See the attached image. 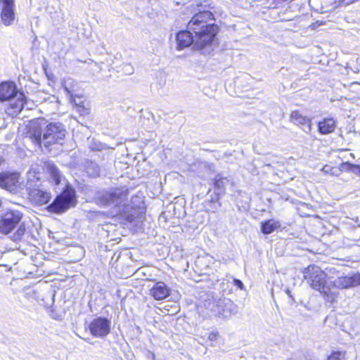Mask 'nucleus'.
I'll return each instance as SVG.
<instances>
[{"label": "nucleus", "mask_w": 360, "mask_h": 360, "mask_svg": "<svg viewBox=\"0 0 360 360\" xmlns=\"http://www.w3.org/2000/svg\"><path fill=\"white\" fill-rule=\"evenodd\" d=\"M214 20L213 13L208 11L194 15L188 22L187 30L176 34L177 49L193 45V49L201 50L211 46L219 30Z\"/></svg>", "instance_id": "1"}, {"label": "nucleus", "mask_w": 360, "mask_h": 360, "mask_svg": "<svg viewBox=\"0 0 360 360\" xmlns=\"http://www.w3.org/2000/svg\"><path fill=\"white\" fill-rule=\"evenodd\" d=\"M29 136L32 141L41 144L43 143L46 148L52 144L60 143L64 139L66 130L64 125L60 122H51L46 125L42 133L41 128L37 122L30 125Z\"/></svg>", "instance_id": "2"}, {"label": "nucleus", "mask_w": 360, "mask_h": 360, "mask_svg": "<svg viewBox=\"0 0 360 360\" xmlns=\"http://www.w3.org/2000/svg\"><path fill=\"white\" fill-rule=\"evenodd\" d=\"M127 195V188H117L105 191L101 196V202L105 205H114L117 209L116 214H124L129 221H132L135 216L132 213L127 214L129 206L126 203Z\"/></svg>", "instance_id": "3"}, {"label": "nucleus", "mask_w": 360, "mask_h": 360, "mask_svg": "<svg viewBox=\"0 0 360 360\" xmlns=\"http://www.w3.org/2000/svg\"><path fill=\"white\" fill-rule=\"evenodd\" d=\"M303 274L304 279L313 289L320 292L328 300L331 298L330 288L326 280L327 274L320 267L309 265L304 269Z\"/></svg>", "instance_id": "4"}, {"label": "nucleus", "mask_w": 360, "mask_h": 360, "mask_svg": "<svg viewBox=\"0 0 360 360\" xmlns=\"http://www.w3.org/2000/svg\"><path fill=\"white\" fill-rule=\"evenodd\" d=\"M17 98V101L11 104L15 112H20L27 104L24 94L18 91L15 84L13 82H4L0 84V101H10Z\"/></svg>", "instance_id": "5"}, {"label": "nucleus", "mask_w": 360, "mask_h": 360, "mask_svg": "<svg viewBox=\"0 0 360 360\" xmlns=\"http://www.w3.org/2000/svg\"><path fill=\"white\" fill-rule=\"evenodd\" d=\"M76 202L75 189L69 184H66L63 192L48 206V210L55 213H62L71 207L75 206Z\"/></svg>", "instance_id": "6"}, {"label": "nucleus", "mask_w": 360, "mask_h": 360, "mask_svg": "<svg viewBox=\"0 0 360 360\" xmlns=\"http://www.w3.org/2000/svg\"><path fill=\"white\" fill-rule=\"evenodd\" d=\"M205 307L214 315L219 317L226 318L237 313L236 304L226 297L208 300L205 302Z\"/></svg>", "instance_id": "7"}, {"label": "nucleus", "mask_w": 360, "mask_h": 360, "mask_svg": "<svg viewBox=\"0 0 360 360\" xmlns=\"http://www.w3.org/2000/svg\"><path fill=\"white\" fill-rule=\"evenodd\" d=\"M111 321L105 317H96L89 324L90 333L99 338H105L110 333Z\"/></svg>", "instance_id": "8"}, {"label": "nucleus", "mask_w": 360, "mask_h": 360, "mask_svg": "<svg viewBox=\"0 0 360 360\" xmlns=\"http://www.w3.org/2000/svg\"><path fill=\"white\" fill-rule=\"evenodd\" d=\"M22 214L18 210H10L4 214L0 219V233L8 234L20 221Z\"/></svg>", "instance_id": "9"}, {"label": "nucleus", "mask_w": 360, "mask_h": 360, "mask_svg": "<svg viewBox=\"0 0 360 360\" xmlns=\"http://www.w3.org/2000/svg\"><path fill=\"white\" fill-rule=\"evenodd\" d=\"M0 18L5 26L13 25L15 20L13 0H0Z\"/></svg>", "instance_id": "10"}, {"label": "nucleus", "mask_w": 360, "mask_h": 360, "mask_svg": "<svg viewBox=\"0 0 360 360\" xmlns=\"http://www.w3.org/2000/svg\"><path fill=\"white\" fill-rule=\"evenodd\" d=\"M0 187L11 193L18 192L20 188L19 174L17 172L0 173Z\"/></svg>", "instance_id": "11"}, {"label": "nucleus", "mask_w": 360, "mask_h": 360, "mask_svg": "<svg viewBox=\"0 0 360 360\" xmlns=\"http://www.w3.org/2000/svg\"><path fill=\"white\" fill-rule=\"evenodd\" d=\"M360 285V274L350 276H340L333 281V285L338 288L345 289Z\"/></svg>", "instance_id": "12"}, {"label": "nucleus", "mask_w": 360, "mask_h": 360, "mask_svg": "<svg viewBox=\"0 0 360 360\" xmlns=\"http://www.w3.org/2000/svg\"><path fill=\"white\" fill-rule=\"evenodd\" d=\"M29 197L32 202L39 206L47 204L51 199L49 192L35 188L30 190Z\"/></svg>", "instance_id": "13"}, {"label": "nucleus", "mask_w": 360, "mask_h": 360, "mask_svg": "<svg viewBox=\"0 0 360 360\" xmlns=\"http://www.w3.org/2000/svg\"><path fill=\"white\" fill-rule=\"evenodd\" d=\"M290 121L299 125L305 133L310 134L311 131V120L307 116L303 115L300 111L294 110L291 112Z\"/></svg>", "instance_id": "14"}, {"label": "nucleus", "mask_w": 360, "mask_h": 360, "mask_svg": "<svg viewBox=\"0 0 360 360\" xmlns=\"http://www.w3.org/2000/svg\"><path fill=\"white\" fill-rule=\"evenodd\" d=\"M150 295L157 300H162L169 295V289L163 282H157L150 290Z\"/></svg>", "instance_id": "15"}, {"label": "nucleus", "mask_w": 360, "mask_h": 360, "mask_svg": "<svg viewBox=\"0 0 360 360\" xmlns=\"http://www.w3.org/2000/svg\"><path fill=\"white\" fill-rule=\"evenodd\" d=\"M44 169L55 185H58L63 179V175L57 166L53 162L47 161L44 162Z\"/></svg>", "instance_id": "16"}, {"label": "nucleus", "mask_w": 360, "mask_h": 360, "mask_svg": "<svg viewBox=\"0 0 360 360\" xmlns=\"http://www.w3.org/2000/svg\"><path fill=\"white\" fill-rule=\"evenodd\" d=\"M335 122L332 118H325L318 124L319 131L321 134H328L335 130Z\"/></svg>", "instance_id": "17"}, {"label": "nucleus", "mask_w": 360, "mask_h": 360, "mask_svg": "<svg viewBox=\"0 0 360 360\" xmlns=\"http://www.w3.org/2000/svg\"><path fill=\"white\" fill-rule=\"evenodd\" d=\"M280 226L278 221L271 219L262 223L261 230L264 234H270Z\"/></svg>", "instance_id": "18"}, {"label": "nucleus", "mask_w": 360, "mask_h": 360, "mask_svg": "<svg viewBox=\"0 0 360 360\" xmlns=\"http://www.w3.org/2000/svg\"><path fill=\"white\" fill-rule=\"evenodd\" d=\"M228 182L226 178L222 177L220 174H218L214 178V186L217 190V194L218 195H222L225 193V186Z\"/></svg>", "instance_id": "19"}, {"label": "nucleus", "mask_w": 360, "mask_h": 360, "mask_svg": "<svg viewBox=\"0 0 360 360\" xmlns=\"http://www.w3.org/2000/svg\"><path fill=\"white\" fill-rule=\"evenodd\" d=\"M86 172L90 176L96 177L99 176L100 167L97 163L89 161L87 162L85 166Z\"/></svg>", "instance_id": "20"}, {"label": "nucleus", "mask_w": 360, "mask_h": 360, "mask_svg": "<svg viewBox=\"0 0 360 360\" xmlns=\"http://www.w3.org/2000/svg\"><path fill=\"white\" fill-rule=\"evenodd\" d=\"M321 171L324 174L338 176L344 169H342V164L340 165V167H333L330 165H326L322 167Z\"/></svg>", "instance_id": "21"}, {"label": "nucleus", "mask_w": 360, "mask_h": 360, "mask_svg": "<svg viewBox=\"0 0 360 360\" xmlns=\"http://www.w3.org/2000/svg\"><path fill=\"white\" fill-rule=\"evenodd\" d=\"M342 169H344V171H351L354 174L360 176V165H359L343 162L342 163Z\"/></svg>", "instance_id": "22"}, {"label": "nucleus", "mask_w": 360, "mask_h": 360, "mask_svg": "<svg viewBox=\"0 0 360 360\" xmlns=\"http://www.w3.org/2000/svg\"><path fill=\"white\" fill-rule=\"evenodd\" d=\"M25 233V227L24 224H20L16 232L13 236V240H20Z\"/></svg>", "instance_id": "23"}, {"label": "nucleus", "mask_w": 360, "mask_h": 360, "mask_svg": "<svg viewBox=\"0 0 360 360\" xmlns=\"http://www.w3.org/2000/svg\"><path fill=\"white\" fill-rule=\"evenodd\" d=\"M345 353L342 352H333L328 357V360H345Z\"/></svg>", "instance_id": "24"}, {"label": "nucleus", "mask_w": 360, "mask_h": 360, "mask_svg": "<svg viewBox=\"0 0 360 360\" xmlns=\"http://www.w3.org/2000/svg\"><path fill=\"white\" fill-rule=\"evenodd\" d=\"M122 70L128 75H131L134 72V68L130 64H124Z\"/></svg>", "instance_id": "25"}, {"label": "nucleus", "mask_w": 360, "mask_h": 360, "mask_svg": "<svg viewBox=\"0 0 360 360\" xmlns=\"http://www.w3.org/2000/svg\"><path fill=\"white\" fill-rule=\"evenodd\" d=\"M219 333L217 331H213L209 333L208 340L210 341H214L218 339Z\"/></svg>", "instance_id": "26"}, {"label": "nucleus", "mask_w": 360, "mask_h": 360, "mask_svg": "<svg viewBox=\"0 0 360 360\" xmlns=\"http://www.w3.org/2000/svg\"><path fill=\"white\" fill-rule=\"evenodd\" d=\"M233 284L237 288H238L240 290H243L244 289V285H243V282L240 280H239V279L234 278L233 279Z\"/></svg>", "instance_id": "27"}, {"label": "nucleus", "mask_w": 360, "mask_h": 360, "mask_svg": "<svg viewBox=\"0 0 360 360\" xmlns=\"http://www.w3.org/2000/svg\"><path fill=\"white\" fill-rule=\"evenodd\" d=\"M90 147H91V150H101L104 148L103 145L101 143H99L98 145H95V146L91 145Z\"/></svg>", "instance_id": "28"}, {"label": "nucleus", "mask_w": 360, "mask_h": 360, "mask_svg": "<svg viewBox=\"0 0 360 360\" xmlns=\"http://www.w3.org/2000/svg\"><path fill=\"white\" fill-rule=\"evenodd\" d=\"M68 82L69 81L67 80V81H65L64 83H63V86H64V89L65 90V91L69 94H72V89H71L69 86H68Z\"/></svg>", "instance_id": "29"}, {"label": "nucleus", "mask_w": 360, "mask_h": 360, "mask_svg": "<svg viewBox=\"0 0 360 360\" xmlns=\"http://www.w3.org/2000/svg\"><path fill=\"white\" fill-rule=\"evenodd\" d=\"M264 165H265V166H266V167H271V163H269V162H264Z\"/></svg>", "instance_id": "30"}, {"label": "nucleus", "mask_w": 360, "mask_h": 360, "mask_svg": "<svg viewBox=\"0 0 360 360\" xmlns=\"http://www.w3.org/2000/svg\"><path fill=\"white\" fill-rule=\"evenodd\" d=\"M148 356H151L152 358H153V357H154V354H153V353L148 352Z\"/></svg>", "instance_id": "31"}, {"label": "nucleus", "mask_w": 360, "mask_h": 360, "mask_svg": "<svg viewBox=\"0 0 360 360\" xmlns=\"http://www.w3.org/2000/svg\"><path fill=\"white\" fill-rule=\"evenodd\" d=\"M4 266H4V265H0V268H1V267H4Z\"/></svg>", "instance_id": "32"}]
</instances>
